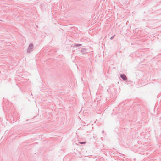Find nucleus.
Masks as SVG:
<instances>
[{
	"label": "nucleus",
	"mask_w": 161,
	"mask_h": 161,
	"mask_svg": "<svg viewBox=\"0 0 161 161\" xmlns=\"http://www.w3.org/2000/svg\"><path fill=\"white\" fill-rule=\"evenodd\" d=\"M120 76L124 80H126L127 79L126 76L124 74L121 75Z\"/></svg>",
	"instance_id": "nucleus-1"
},
{
	"label": "nucleus",
	"mask_w": 161,
	"mask_h": 161,
	"mask_svg": "<svg viewBox=\"0 0 161 161\" xmlns=\"http://www.w3.org/2000/svg\"><path fill=\"white\" fill-rule=\"evenodd\" d=\"M80 144H83V143H85V142H80Z\"/></svg>",
	"instance_id": "nucleus-2"
}]
</instances>
